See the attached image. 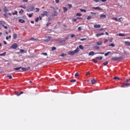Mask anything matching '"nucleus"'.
Instances as JSON below:
<instances>
[{"label":"nucleus","mask_w":130,"mask_h":130,"mask_svg":"<svg viewBox=\"0 0 130 130\" xmlns=\"http://www.w3.org/2000/svg\"><path fill=\"white\" fill-rule=\"evenodd\" d=\"M129 85H130L129 83H125L124 84H122L121 87L122 88H125V87H128V86H129Z\"/></svg>","instance_id":"obj_8"},{"label":"nucleus","mask_w":130,"mask_h":130,"mask_svg":"<svg viewBox=\"0 0 130 130\" xmlns=\"http://www.w3.org/2000/svg\"><path fill=\"white\" fill-rule=\"evenodd\" d=\"M80 51V49L79 47H77L76 49H75L74 51H70L68 53V54L69 55H75L76 53H78Z\"/></svg>","instance_id":"obj_1"},{"label":"nucleus","mask_w":130,"mask_h":130,"mask_svg":"<svg viewBox=\"0 0 130 130\" xmlns=\"http://www.w3.org/2000/svg\"><path fill=\"white\" fill-rule=\"evenodd\" d=\"M63 12L66 13V12L68 11V8H67V7H63Z\"/></svg>","instance_id":"obj_29"},{"label":"nucleus","mask_w":130,"mask_h":130,"mask_svg":"<svg viewBox=\"0 0 130 130\" xmlns=\"http://www.w3.org/2000/svg\"><path fill=\"white\" fill-rule=\"evenodd\" d=\"M12 15H18V11H16L14 13H12Z\"/></svg>","instance_id":"obj_41"},{"label":"nucleus","mask_w":130,"mask_h":130,"mask_svg":"<svg viewBox=\"0 0 130 130\" xmlns=\"http://www.w3.org/2000/svg\"><path fill=\"white\" fill-rule=\"evenodd\" d=\"M51 38L50 37H47L45 38V39L44 40L45 42H48V41H50Z\"/></svg>","instance_id":"obj_7"},{"label":"nucleus","mask_w":130,"mask_h":130,"mask_svg":"<svg viewBox=\"0 0 130 130\" xmlns=\"http://www.w3.org/2000/svg\"><path fill=\"white\" fill-rule=\"evenodd\" d=\"M54 50H56V47H52V51H54Z\"/></svg>","instance_id":"obj_33"},{"label":"nucleus","mask_w":130,"mask_h":130,"mask_svg":"<svg viewBox=\"0 0 130 130\" xmlns=\"http://www.w3.org/2000/svg\"><path fill=\"white\" fill-rule=\"evenodd\" d=\"M19 14H23L24 13V10L23 9H21L20 11L19 12Z\"/></svg>","instance_id":"obj_37"},{"label":"nucleus","mask_w":130,"mask_h":130,"mask_svg":"<svg viewBox=\"0 0 130 130\" xmlns=\"http://www.w3.org/2000/svg\"><path fill=\"white\" fill-rule=\"evenodd\" d=\"M28 1H29V0H23L22 2L23 3H28Z\"/></svg>","instance_id":"obj_59"},{"label":"nucleus","mask_w":130,"mask_h":130,"mask_svg":"<svg viewBox=\"0 0 130 130\" xmlns=\"http://www.w3.org/2000/svg\"><path fill=\"white\" fill-rule=\"evenodd\" d=\"M67 54H62L60 55V56H67Z\"/></svg>","instance_id":"obj_56"},{"label":"nucleus","mask_w":130,"mask_h":130,"mask_svg":"<svg viewBox=\"0 0 130 130\" xmlns=\"http://www.w3.org/2000/svg\"><path fill=\"white\" fill-rule=\"evenodd\" d=\"M39 21V17H37V18L35 20V22H37Z\"/></svg>","instance_id":"obj_48"},{"label":"nucleus","mask_w":130,"mask_h":130,"mask_svg":"<svg viewBox=\"0 0 130 130\" xmlns=\"http://www.w3.org/2000/svg\"><path fill=\"white\" fill-rule=\"evenodd\" d=\"M34 10V7L30 6V8H29L26 10L27 12H32Z\"/></svg>","instance_id":"obj_6"},{"label":"nucleus","mask_w":130,"mask_h":130,"mask_svg":"<svg viewBox=\"0 0 130 130\" xmlns=\"http://www.w3.org/2000/svg\"><path fill=\"white\" fill-rule=\"evenodd\" d=\"M36 10H37L36 11V13H38V12H39V11H40V9L39 8H36Z\"/></svg>","instance_id":"obj_42"},{"label":"nucleus","mask_w":130,"mask_h":130,"mask_svg":"<svg viewBox=\"0 0 130 130\" xmlns=\"http://www.w3.org/2000/svg\"><path fill=\"white\" fill-rule=\"evenodd\" d=\"M94 3H99L100 2V0H92Z\"/></svg>","instance_id":"obj_52"},{"label":"nucleus","mask_w":130,"mask_h":130,"mask_svg":"<svg viewBox=\"0 0 130 130\" xmlns=\"http://www.w3.org/2000/svg\"><path fill=\"white\" fill-rule=\"evenodd\" d=\"M94 48L95 49H99L100 47L98 46H95Z\"/></svg>","instance_id":"obj_50"},{"label":"nucleus","mask_w":130,"mask_h":130,"mask_svg":"<svg viewBox=\"0 0 130 130\" xmlns=\"http://www.w3.org/2000/svg\"><path fill=\"white\" fill-rule=\"evenodd\" d=\"M95 54V53L93 51H91L89 53L88 55H94Z\"/></svg>","instance_id":"obj_19"},{"label":"nucleus","mask_w":130,"mask_h":130,"mask_svg":"<svg viewBox=\"0 0 130 130\" xmlns=\"http://www.w3.org/2000/svg\"><path fill=\"white\" fill-rule=\"evenodd\" d=\"M91 18H92L91 16H88L87 17V20H91Z\"/></svg>","instance_id":"obj_46"},{"label":"nucleus","mask_w":130,"mask_h":130,"mask_svg":"<svg viewBox=\"0 0 130 130\" xmlns=\"http://www.w3.org/2000/svg\"><path fill=\"white\" fill-rule=\"evenodd\" d=\"M112 20H114V21H116V22L118 21V19H117V18L116 17L113 18Z\"/></svg>","instance_id":"obj_36"},{"label":"nucleus","mask_w":130,"mask_h":130,"mask_svg":"<svg viewBox=\"0 0 130 130\" xmlns=\"http://www.w3.org/2000/svg\"><path fill=\"white\" fill-rule=\"evenodd\" d=\"M68 6L69 7V9H72L73 6L71 4H68Z\"/></svg>","instance_id":"obj_47"},{"label":"nucleus","mask_w":130,"mask_h":130,"mask_svg":"<svg viewBox=\"0 0 130 130\" xmlns=\"http://www.w3.org/2000/svg\"><path fill=\"white\" fill-rule=\"evenodd\" d=\"M79 48L80 49H82V50H83V49H84V46H83V45H79Z\"/></svg>","instance_id":"obj_30"},{"label":"nucleus","mask_w":130,"mask_h":130,"mask_svg":"<svg viewBox=\"0 0 130 130\" xmlns=\"http://www.w3.org/2000/svg\"><path fill=\"white\" fill-rule=\"evenodd\" d=\"M111 53V52L109 51L105 54V56H108V55H109Z\"/></svg>","instance_id":"obj_25"},{"label":"nucleus","mask_w":130,"mask_h":130,"mask_svg":"<svg viewBox=\"0 0 130 130\" xmlns=\"http://www.w3.org/2000/svg\"><path fill=\"white\" fill-rule=\"evenodd\" d=\"M25 52V53H26L27 52L26 51H25L24 50H23V49H20V53H24Z\"/></svg>","instance_id":"obj_20"},{"label":"nucleus","mask_w":130,"mask_h":130,"mask_svg":"<svg viewBox=\"0 0 130 130\" xmlns=\"http://www.w3.org/2000/svg\"><path fill=\"white\" fill-rule=\"evenodd\" d=\"M92 61L94 62V63H97V62H98V61L95 59H93Z\"/></svg>","instance_id":"obj_34"},{"label":"nucleus","mask_w":130,"mask_h":130,"mask_svg":"<svg viewBox=\"0 0 130 130\" xmlns=\"http://www.w3.org/2000/svg\"><path fill=\"white\" fill-rule=\"evenodd\" d=\"M4 10L5 13H8V12H9V10L7 9L6 7H4Z\"/></svg>","instance_id":"obj_18"},{"label":"nucleus","mask_w":130,"mask_h":130,"mask_svg":"<svg viewBox=\"0 0 130 130\" xmlns=\"http://www.w3.org/2000/svg\"><path fill=\"white\" fill-rule=\"evenodd\" d=\"M102 43H103L102 41L98 42L96 43V45H99V46L102 45Z\"/></svg>","instance_id":"obj_21"},{"label":"nucleus","mask_w":130,"mask_h":130,"mask_svg":"<svg viewBox=\"0 0 130 130\" xmlns=\"http://www.w3.org/2000/svg\"><path fill=\"white\" fill-rule=\"evenodd\" d=\"M6 53H7V52H4L3 53L0 54V56H5V55H6Z\"/></svg>","instance_id":"obj_32"},{"label":"nucleus","mask_w":130,"mask_h":130,"mask_svg":"<svg viewBox=\"0 0 130 130\" xmlns=\"http://www.w3.org/2000/svg\"><path fill=\"white\" fill-rule=\"evenodd\" d=\"M11 37H12V36H11L6 37V40H9V39H10V38H11Z\"/></svg>","instance_id":"obj_44"},{"label":"nucleus","mask_w":130,"mask_h":130,"mask_svg":"<svg viewBox=\"0 0 130 130\" xmlns=\"http://www.w3.org/2000/svg\"><path fill=\"white\" fill-rule=\"evenodd\" d=\"M76 16H78L79 17H81V16H82V14H81V13H77L76 14Z\"/></svg>","instance_id":"obj_54"},{"label":"nucleus","mask_w":130,"mask_h":130,"mask_svg":"<svg viewBox=\"0 0 130 130\" xmlns=\"http://www.w3.org/2000/svg\"><path fill=\"white\" fill-rule=\"evenodd\" d=\"M13 38L14 39H16V38H17V34H15L13 35Z\"/></svg>","instance_id":"obj_40"},{"label":"nucleus","mask_w":130,"mask_h":130,"mask_svg":"<svg viewBox=\"0 0 130 130\" xmlns=\"http://www.w3.org/2000/svg\"><path fill=\"white\" fill-rule=\"evenodd\" d=\"M3 27H4L5 29H8V27L7 26H5V25H4Z\"/></svg>","instance_id":"obj_63"},{"label":"nucleus","mask_w":130,"mask_h":130,"mask_svg":"<svg viewBox=\"0 0 130 130\" xmlns=\"http://www.w3.org/2000/svg\"><path fill=\"white\" fill-rule=\"evenodd\" d=\"M114 80H116L117 81H119L120 80V78H119V77H114Z\"/></svg>","instance_id":"obj_28"},{"label":"nucleus","mask_w":130,"mask_h":130,"mask_svg":"<svg viewBox=\"0 0 130 130\" xmlns=\"http://www.w3.org/2000/svg\"><path fill=\"white\" fill-rule=\"evenodd\" d=\"M91 84L92 85H95V84H96V83H97V82L96 81V80H95V79L91 80Z\"/></svg>","instance_id":"obj_14"},{"label":"nucleus","mask_w":130,"mask_h":130,"mask_svg":"<svg viewBox=\"0 0 130 130\" xmlns=\"http://www.w3.org/2000/svg\"><path fill=\"white\" fill-rule=\"evenodd\" d=\"M109 46H112V47H114V46H115V45H114V44L112 43Z\"/></svg>","instance_id":"obj_45"},{"label":"nucleus","mask_w":130,"mask_h":130,"mask_svg":"<svg viewBox=\"0 0 130 130\" xmlns=\"http://www.w3.org/2000/svg\"><path fill=\"white\" fill-rule=\"evenodd\" d=\"M106 18V15L105 14H102L100 15L101 19H105Z\"/></svg>","instance_id":"obj_13"},{"label":"nucleus","mask_w":130,"mask_h":130,"mask_svg":"<svg viewBox=\"0 0 130 130\" xmlns=\"http://www.w3.org/2000/svg\"><path fill=\"white\" fill-rule=\"evenodd\" d=\"M94 28H100L101 27V25L100 24H95L94 25Z\"/></svg>","instance_id":"obj_16"},{"label":"nucleus","mask_w":130,"mask_h":130,"mask_svg":"<svg viewBox=\"0 0 130 130\" xmlns=\"http://www.w3.org/2000/svg\"><path fill=\"white\" fill-rule=\"evenodd\" d=\"M124 43L126 45H127L128 46H130V42H124Z\"/></svg>","instance_id":"obj_27"},{"label":"nucleus","mask_w":130,"mask_h":130,"mask_svg":"<svg viewBox=\"0 0 130 130\" xmlns=\"http://www.w3.org/2000/svg\"><path fill=\"white\" fill-rule=\"evenodd\" d=\"M78 31H81V30H82V27L81 26L78 27Z\"/></svg>","instance_id":"obj_53"},{"label":"nucleus","mask_w":130,"mask_h":130,"mask_svg":"<svg viewBox=\"0 0 130 130\" xmlns=\"http://www.w3.org/2000/svg\"><path fill=\"white\" fill-rule=\"evenodd\" d=\"M112 60H115V61H117V57H113L111 58Z\"/></svg>","instance_id":"obj_15"},{"label":"nucleus","mask_w":130,"mask_h":130,"mask_svg":"<svg viewBox=\"0 0 130 130\" xmlns=\"http://www.w3.org/2000/svg\"><path fill=\"white\" fill-rule=\"evenodd\" d=\"M49 12L47 11H44L43 12V13L41 14V16H43V17H44V16H46V17H48L49 16Z\"/></svg>","instance_id":"obj_2"},{"label":"nucleus","mask_w":130,"mask_h":130,"mask_svg":"<svg viewBox=\"0 0 130 130\" xmlns=\"http://www.w3.org/2000/svg\"><path fill=\"white\" fill-rule=\"evenodd\" d=\"M73 22H77V19L74 18L73 19Z\"/></svg>","instance_id":"obj_61"},{"label":"nucleus","mask_w":130,"mask_h":130,"mask_svg":"<svg viewBox=\"0 0 130 130\" xmlns=\"http://www.w3.org/2000/svg\"><path fill=\"white\" fill-rule=\"evenodd\" d=\"M75 77H79V73H76L75 74Z\"/></svg>","instance_id":"obj_57"},{"label":"nucleus","mask_w":130,"mask_h":130,"mask_svg":"<svg viewBox=\"0 0 130 130\" xmlns=\"http://www.w3.org/2000/svg\"><path fill=\"white\" fill-rule=\"evenodd\" d=\"M18 22H19V23H25V20L20 19Z\"/></svg>","instance_id":"obj_22"},{"label":"nucleus","mask_w":130,"mask_h":130,"mask_svg":"<svg viewBox=\"0 0 130 130\" xmlns=\"http://www.w3.org/2000/svg\"><path fill=\"white\" fill-rule=\"evenodd\" d=\"M5 25V22L3 21H0V26H4Z\"/></svg>","instance_id":"obj_24"},{"label":"nucleus","mask_w":130,"mask_h":130,"mask_svg":"<svg viewBox=\"0 0 130 130\" xmlns=\"http://www.w3.org/2000/svg\"><path fill=\"white\" fill-rule=\"evenodd\" d=\"M95 54H104V52H98V53H96Z\"/></svg>","instance_id":"obj_49"},{"label":"nucleus","mask_w":130,"mask_h":130,"mask_svg":"<svg viewBox=\"0 0 130 130\" xmlns=\"http://www.w3.org/2000/svg\"><path fill=\"white\" fill-rule=\"evenodd\" d=\"M74 37H75V35L74 34L71 35V38H74Z\"/></svg>","instance_id":"obj_62"},{"label":"nucleus","mask_w":130,"mask_h":130,"mask_svg":"<svg viewBox=\"0 0 130 130\" xmlns=\"http://www.w3.org/2000/svg\"><path fill=\"white\" fill-rule=\"evenodd\" d=\"M11 48H12L13 49H16V48H18V45L17 43H14L11 45Z\"/></svg>","instance_id":"obj_4"},{"label":"nucleus","mask_w":130,"mask_h":130,"mask_svg":"<svg viewBox=\"0 0 130 130\" xmlns=\"http://www.w3.org/2000/svg\"><path fill=\"white\" fill-rule=\"evenodd\" d=\"M103 58V57L102 56H100V57H96V59H98L99 60H102V59Z\"/></svg>","instance_id":"obj_26"},{"label":"nucleus","mask_w":130,"mask_h":130,"mask_svg":"<svg viewBox=\"0 0 130 130\" xmlns=\"http://www.w3.org/2000/svg\"><path fill=\"white\" fill-rule=\"evenodd\" d=\"M105 34H104V32H102L101 34H96L95 35L96 37H97L98 38L100 37V36H102V35H104Z\"/></svg>","instance_id":"obj_9"},{"label":"nucleus","mask_w":130,"mask_h":130,"mask_svg":"<svg viewBox=\"0 0 130 130\" xmlns=\"http://www.w3.org/2000/svg\"><path fill=\"white\" fill-rule=\"evenodd\" d=\"M81 41H85V40H86V38H84V39H81Z\"/></svg>","instance_id":"obj_60"},{"label":"nucleus","mask_w":130,"mask_h":130,"mask_svg":"<svg viewBox=\"0 0 130 130\" xmlns=\"http://www.w3.org/2000/svg\"><path fill=\"white\" fill-rule=\"evenodd\" d=\"M19 8H22V9H24V10H26V7H24V6L23 5H21L20 6H19Z\"/></svg>","instance_id":"obj_35"},{"label":"nucleus","mask_w":130,"mask_h":130,"mask_svg":"<svg viewBox=\"0 0 130 130\" xmlns=\"http://www.w3.org/2000/svg\"><path fill=\"white\" fill-rule=\"evenodd\" d=\"M80 11L81 12H84V13H86V10L82 9H80Z\"/></svg>","instance_id":"obj_43"},{"label":"nucleus","mask_w":130,"mask_h":130,"mask_svg":"<svg viewBox=\"0 0 130 130\" xmlns=\"http://www.w3.org/2000/svg\"><path fill=\"white\" fill-rule=\"evenodd\" d=\"M92 9H93V10H98L99 11H102V9L100 8V7H92Z\"/></svg>","instance_id":"obj_12"},{"label":"nucleus","mask_w":130,"mask_h":130,"mask_svg":"<svg viewBox=\"0 0 130 130\" xmlns=\"http://www.w3.org/2000/svg\"><path fill=\"white\" fill-rule=\"evenodd\" d=\"M71 83H75L76 82V80L75 79L71 80H70Z\"/></svg>","instance_id":"obj_39"},{"label":"nucleus","mask_w":130,"mask_h":130,"mask_svg":"<svg viewBox=\"0 0 130 130\" xmlns=\"http://www.w3.org/2000/svg\"><path fill=\"white\" fill-rule=\"evenodd\" d=\"M122 59H123V57L122 56L117 57V61H121Z\"/></svg>","instance_id":"obj_11"},{"label":"nucleus","mask_w":130,"mask_h":130,"mask_svg":"<svg viewBox=\"0 0 130 130\" xmlns=\"http://www.w3.org/2000/svg\"><path fill=\"white\" fill-rule=\"evenodd\" d=\"M108 64V61H105V62L103 63V66H107Z\"/></svg>","instance_id":"obj_31"},{"label":"nucleus","mask_w":130,"mask_h":130,"mask_svg":"<svg viewBox=\"0 0 130 130\" xmlns=\"http://www.w3.org/2000/svg\"><path fill=\"white\" fill-rule=\"evenodd\" d=\"M30 69V67H21L22 71L23 72H27V71L29 70Z\"/></svg>","instance_id":"obj_5"},{"label":"nucleus","mask_w":130,"mask_h":130,"mask_svg":"<svg viewBox=\"0 0 130 130\" xmlns=\"http://www.w3.org/2000/svg\"><path fill=\"white\" fill-rule=\"evenodd\" d=\"M100 2H102V3H105V2H107V0H100Z\"/></svg>","instance_id":"obj_58"},{"label":"nucleus","mask_w":130,"mask_h":130,"mask_svg":"<svg viewBox=\"0 0 130 130\" xmlns=\"http://www.w3.org/2000/svg\"><path fill=\"white\" fill-rule=\"evenodd\" d=\"M58 43L60 45H64L66 44V40H60L58 41Z\"/></svg>","instance_id":"obj_3"},{"label":"nucleus","mask_w":130,"mask_h":130,"mask_svg":"<svg viewBox=\"0 0 130 130\" xmlns=\"http://www.w3.org/2000/svg\"><path fill=\"white\" fill-rule=\"evenodd\" d=\"M21 69H22V67L14 68V71H18V72H22V71L20 70Z\"/></svg>","instance_id":"obj_10"},{"label":"nucleus","mask_w":130,"mask_h":130,"mask_svg":"<svg viewBox=\"0 0 130 130\" xmlns=\"http://www.w3.org/2000/svg\"><path fill=\"white\" fill-rule=\"evenodd\" d=\"M117 35V36H120V37L125 36V34H121V33L118 34Z\"/></svg>","instance_id":"obj_17"},{"label":"nucleus","mask_w":130,"mask_h":130,"mask_svg":"<svg viewBox=\"0 0 130 130\" xmlns=\"http://www.w3.org/2000/svg\"><path fill=\"white\" fill-rule=\"evenodd\" d=\"M53 16H57V13H55L54 14V15H53Z\"/></svg>","instance_id":"obj_64"},{"label":"nucleus","mask_w":130,"mask_h":130,"mask_svg":"<svg viewBox=\"0 0 130 130\" xmlns=\"http://www.w3.org/2000/svg\"><path fill=\"white\" fill-rule=\"evenodd\" d=\"M28 17L29 18H32V17H33V13H32L31 14H29L28 15Z\"/></svg>","instance_id":"obj_38"},{"label":"nucleus","mask_w":130,"mask_h":130,"mask_svg":"<svg viewBox=\"0 0 130 130\" xmlns=\"http://www.w3.org/2000/svg\"><path fill=\"white\" fill-rule=\"evenodd\" d=\"M41 54L43 55L47 56V53H42Z\"/></svg>","instance_id":"obj_51"},{"label":"nucleus","mask_w":130,"mask_h":130,"mask_svg":"<svg viewBox=\"0 0 130 130\" xmlns=\"http://www.w3.org/2000/svg\"><path fill=\"white\" fill-rule=\"evenodd\" d=\"M7 77L8 78H9V79H13V77H12V76H11V75H8V76H7Z\"/></svg>","instance_id":"obj_55"},{"label":"nucleus","mask_w":130,"mask_h":130,"mask_svg":"<svg viewBox=\"0 0 130 130\" xmlns=\"http://www.w3.org/2000/svg\"><path fill=\"white\" fill-rule=\"evenodd\" d=\"M24 92L23 91H21L19 93H17V92H15V94L17 95V96H20L21 94H23Z\"/></svg>","instance_id":"obj_23"}]
</instances>
